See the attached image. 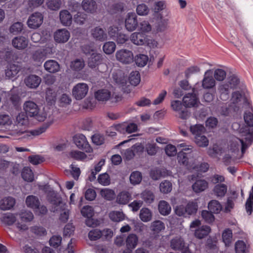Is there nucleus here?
<instances>
[{
  "label": "nucleus",
  "mask_w": 253,
  "mask_h": 253,
  "mask_svg": "<svg viewBox=\"0 0 253 253\" xmlns=\"http://www.w3.org/2000/svg\"><path fill=\"white\" fill-rule=\"evenodd\" d=\"M137 16L134 13H128L125 21V26L128 31L135 30L138 26Z\"/></svg>",
  "instance_id": "2eb2a0df"
},
{
  "label": "nucleus",
  "mask_w": 253,
  "mask_h": 253,
  "mask_svg": "<svg viewBox=\"0 0 253 253\" xmlns=\"http://www.w3.org/2000/svg\"><path fill=\"white\" fill-rule=\"evenodd\" d=\"M198 156L193 152L185 153L180 151L178 153L177 160L180 165L185 166L188 169H191V166L194 160H197Z\"/></svg>",
  "instance_id": "0eeeda50"
},
{
  "label": "nucleus",
  "mask_w": 253,
  "mask_h": 253,
  "mask_svg": "<svg viewBox=\"0 0 253 253\" xmlns=\"http://www.w3.org/2000/svg\"><path fill=\"white\" fill-rule=\"evenodd\" d=\"M138 30L140 33H148L151 31L152 27L150 23L146 21H143L138 24Z\"/></svg>",
  "instance_id": "680f3d73"
},
{
  "label": "nucleus",
  "mask_w": 253,
  "mask_h": 253,
  "mask_svg": "<svg viewBox=\"0 0 253 253\" xmlns=\"http://www.w3.org/2000/svg\"><path fill=\"white\" fill-rule=\"evenodd\" d=\"M73 140L76 145L79 149L84 150L88 152H90L91 150L85 136L83 134H76L73 137Z\"/></svg>",
  "instance_id": "ddd939ff"
},
{
  "label": "nucleus",
  "mask_w": 253,
  "mask_h": 253,
  "mask_svg": "<svg viewBox=\"0 0 253 253\" xmlns=\"http://www.w3.org/2000/svg\"><path fill=\"white\" fill-rule=\"evenodd\" d=\"M178 84L180 86V87L183 90H190L192 89V92L189 93L186 95H196V93H198L197 87L198 85H199V84L198 83H197L194 85V86L193 88H192L191 86L190 85L187 80H183L179 82Z\"/></svg>",
  "instance_id": "7c9ffc66"
},
{
  "label": "nucleus",
  "mask_w": 253,
  "mask_h": 253,
  "mask_svg": "<svg viewBox=\"0 0 253 253\" xmlns=\"http://www.w3.org/2000/svg\"><path fill=\"white\" fill-rule=\"evenodd\" d=\"M23 108L27 116L33 117L39 122L44 121L47 117V114L44 110L40 111L38 106L33 101H26Z\"/></svg>",
  "instance_id": "20e7f679"
},
{
  "label": "nucleus",
  "mask_w": 253,
  "mask_h": 253,
  "mask_svg": "<svg viewBox=\"0 0 253 253\" xmlns=\"http://www.w3.org/2000/svg\"><path fill=\"white\" fill-rule=\"evenodd\" d=\"M213 191L217 197H224L227 191V186L224 183H219L215 185Z\"/></svg>",
  "instance_id": "f704fd0d"
},
{
  "label": "nucleus",
  "mask_w": 253,
  "mask_h": 253,
  "mask_svg": "<svg viewBox=\"0 0 253 253\" xmlns=\"http://www.w3.org/2000/svg\"><path fill=\"white\" fill-rule=\"evenodd\" d=\"M242 138L234 137L232 143L230 144L231 149L233 151L239 150L241 147V151L244 154L246 150L252 144L253 141V134L248 132L242 135Z\"/></svg>",
  "instance_id": "39448f33"
},
{
  "label": "nucleus",
  "mask_w": 253,
  "mask_h": 253,
  "mask_svg": "<svg viewBox=\"0 0 253 253\" xmlns=\"http://www.w3.org/2000/svg\"><path fill=\"white\" fill-rule=\"evenodd\" d=\"M100 193L102 197L108 201L112 200L115 196L114 191L107 188L101 189Z\"/></svg>",
  "instance_id": "a18cd8bd"
},
{
  "label": "nucleus",
  "mask_w": 253,
  "mask_h": 253,
  "mask_svg": "<svg viewBox=\"0 0 253 253\" xmlns=\"http://www.w3.org/2000/svg\"><path fill=\"white\" fill-rule=\"evenodd\" d=\"M131 198V194L126 191L119 193L116 198V202L120 205H126L128 203Z\"/></svg>",
  "instance_id": "c756f323"
},
{
  "label": "nucleus",
  "mask_w": 253,
  "mask_h": 253,
  "mask_svg": "<svg viewBox=\"0 0 253 253\" xmlns=\"http://www.w3.org/2000/svg\"><path fill=\"white\" fill-rule=\"evenodd\" d=\"M253 207V186L252 191L250 192V196L246 203V209L247 213L250 215L252 213Z\"/></svg>",
  "instance_id": "bf43d9fd"
},
{
  "label": "nucleus",
  "mask_w": 253,
  "mask_h": 253,
  "mask_svg": "<svg viewBox=\"0 0 253 253\" xmlns=\"http://www.w3.org/2000/svg\"><path fill=\"white\" fill-rule=\"evenodd\" d=\"M151 230L156 233H159L165 229V224L160 220H155L151 225Z\"/></svg>",
  "instance_id": "603ef678"
},
{
  "label": "nucleus",
  "mask_w": 253,
  "mask_h": 253,
  "mask_svg": "<svg viewBox=\"0 0 253 253\" xmlns=\"http://www.w3.org/2000/svg\"><path fill=\"white\" fill-rule=\"evenodd\" d=\"M15 204L14 198L8 197L3 198L0 202V209L2 210H8L12 208Z\"/></svg>",
  "instance_id": "2f4dec72"
},
{
  "label": "nucleus",
  "mask_w": 253,
  "mask_h": 253,
  "mask_svg": "<svg viewBox=\"0 0 253 253\" xmlns=\"http://www.w3.org/2000/svg\"><path fill=\"white\" fill-rule=\"evenodd\" d=\"M70 37V32L65 29H59L54 34V40L58 43L66 42Z\"/></svg>",
  "instance_id": "dca6fc26"
},
{
  "label": "nucleus",
  "mask_w": 253,
  "mask_h": 253,
  "mask_svg": "<svg viewBox=\"0 0 253 253\" xmlns=\"http://www.w3.org/2000/svg\"><path fill=\"white\" fill-rule=\"evenodd\" d=\"M158 209L160 213L163 215H168L171 211L170 205L168 202L163 200L159 202Z\"/></svg>",
  "instance_id": "58836bf2"
},
{
  "label": "nucleus",
  "mask_w": 253,
  "mask_h": 253,
  "mask_svg": "<svg viewBox=\"0 0 253 253\" xmlns=\"http://www.w3.org/2000/svg\"><path fill=\"white\" fill-rule=\"evenodd\" d=\"M232 239V232L229 229H226L222 233V240L226 246H228L231 242Z\"/></svg>",
  "instance_id": "13d9d810"
},
{
  "label": "nucleus",
  "mask_w": 253,
  "mask_h": 253,
  "mask_svg": "<svg viewBox=\"0 0 253 253\" xmlns=\"http://www.w3.org/2000/svg\"><path fill=\"white\" fill-rule=\"evenodd\" d=\"M148 59V56L143 54H138L134 58V61L136 65L140 67H143L146 65Z\"/></svg>",
  "instance_id": "c03bdc74"
},
{
  "label": "nucleus",
  "mask_w": 253,
  "mask_h": 253,
  "mask_svg": "<svg viewBox=\"0 0 253 253\" xmlns=\"http://www.w3.org/2000/svg\"><path fill=\"white\" fill-rule=\"evenodd\" d=\"M212 72L211 70H207L202 80V87L206 89L213 88L215 85V80L212 77Z\"/></svg>",
  "instance_id": "4468645a"
},
{
  "label": "nucleus",
  "mask_w": 253,
  "mask_h": 253,
  "mask_svg": "<svg viewBox=\"0 0 253 253\" xmlns=\"http://www.w3.org/2000/svg\"><path fill=\"white\" fill-rule=\"evenodd\" d=\"M222 206L217 200L211 201L208 204V209L211 212L214 213H219L222 210Z\"/></svg>",
  "instance_id": "ea45409f"
},
{
  "label": "nucleus",
  "mask_w": 253,
  "mask_h": 253,
  "mask_svg": "<svg viewBox=\"0 0 253 253\" xmlns=\"http://www.w3.org/2000/svg\"><path fill=\"white\" fill-rule=\"evenodd\" d=\"M82 6L84 11L90 13L94 12L97 8L96 2L93 0H83Z\"/></svg>",
  "instance_id": "c9c22d12"
},
{
  "label": "nucleus",
  "mask_w": 253,
  "mask_h": 253,
  "mask_svg": "<svg viewBox=\"0 0 253 253\" xmlns=\"http://www.w3.org/2000/svg\"><path fill=\"white\" fill-rule=\"evenodd\" d=\"M169 174V171L165 169H155L150 173L151 176L154 180H158L161 177H165Z\"/></svg>",
  "instance_id": "e433bc0d"
},
{
  "label": "nucleus",
  "mask_w": 253,
  "mask_h": 253,
  "mask_svg": "<svg viewBox=\"0 0 253 253\" xmlns=\"http://www.w3.org/2000/svg\"><path fill=\"white\" fill-rule=\"evenodd\" d=\"M170 105L172 109L177 113L178 117L180 119L186 120L189 117L190 113L183 107L180 101L172 100Z\"/></svg>",
  "instance_id": "9d476101"
},
{
  "label": "nucleus",
  "mask_w": 253,
  "mask_h": 253,
  "mask_svg": "<svg viewBox=\"0 0 253 253\" xmlns=\"http://www.w3.org/2000/svg\"><path fill=\"white\" fill-rule=\"evenodd\" d=\"M235 251L236 253H247L246 245L242 241H238L235 244Z\"/></svg>",
  "instance_id": "774afa93"
},
{
  "label": "nucleus",
  "mask_w": 253,
  "mask_h": 253,
  "mask_svg": "<svg viewBox=\"0 0 253 253\" xmlns=\"http://www.w3.org/2000/svg\"><path fill=\"white\" fill-rule=\"evenodd\" d=\"M200 159V157L198 156L197 160H194L191 166V169L190 170L201 172H205L208 171L209 168V164L207 163L200 164L199 162V159Z\"/></svg>",
  "instance_id": "4be33fe9"
},
{
  "label": "nucleus",
  "mask_w": 253,
  "mask_h": 253,
  "mask_svg": "<svg viewBox=\"0 0 253 253\" xmlns=\"http://www.w3.org/2000/svg\"><path fill=\"white\" fill-rule=\"evenodd\" d=\"M45 69L49 73H56L59 70L60 66L58 63L54 60L46 61L44 64Z\"/></svg>",
  "instance_id": "473e14b6"
},
{
  "label": "nucleus",
  "mask_w": 253,
  "mask_h": 253,
  "mask_svg": "<svg viewBox=\"0 0 253 253\" xmlns=\"http://www.w3.org/2000/svg\"><path fill=\"white\" fill-rule=\"evenodd\" d=\"M23 179L27 182H32L34 179V175L32 169L29 167H24L22 171Z\"/></svg>",
  "instance_id": "37998d69"
},
{
  "label": "nucleus",
  "mask_w": 253,
  "mask_h": 253,
  "mask_svg": "<svg viewBox=\"0 0 253 253\" xmlns=\"http://www.w3.org/2000/svg\"><path fill=\"white\" fill-rule=\"evenodd\" d=\"M232 102L235 107L242 106L246 109L244 119L246 124L249 126H253V110L250 101L246 96H232Z\"/></svg>",
  "instance_id": "f03ea898"
},
{
  "label": "nucleus",
  "mask_w": 253,
  "mask_h": 253,
  "mask_svg": "<svg viewBox=\"0 0 253 253\" xmlns=\"http://www.w3.org/2000/svg\"><path fill=\"white\" fill-rule=\"evenodd\" d=\"M103 57L100 53L92 52L88 59V65L90 68H94L101 63Z\"/></svg>",
  "instance_id": "412c9836"
},
{
  "label": "nucleus",
  "mask_w": 253,
  "mask_h": 253,
  "mask_svg": "<svg viewBox=\"0 0 253 253\" xmlns=\"http://www.w3.org/2000/svg\"><path fill=\"white\" fill-rule=\"evenodd\" d=\"M168 24L169 19L168 18H163L161 16L160 20L157 23V30L159 32L164 31L167 28Z\"/></svg>",
  "instance_id": "864d4df0"
},
{
  "label": "nucleus",
  "mask_w": 253,
  "mask_h": 253,
  "mask_svg": "<svg viewBox=\"0 0 253 253\" xmlns=\"http://www.w3.org/2000/svg\"><path fill=\"white\" fill-rule=\"evenodd\" d=\"M170 248L174 251H180L181 253H192L188 245L185 243L183 238L176 236L173 238L170 242Z\"/></svg>",
  "instance_id": "1a4fd4ad"
},
{
  "label": "nucleus",
  "mask_w": 253,
  "mask_h": 253,
  "mask_svg": "<svg viewBox=\"0 0 253 253\" xmlns=\"http://www.w3.org/2000/svg\"><path fill=\"white\" fill-rule=\"evenodd\" d=\"M53 122V118L52 117L48 116V120L46 123H44L40 127L37 128L35 129L31 130L29 132H28V134L30 133L31 135L34 136H38L44 132L51 125Z\"/></svg>",
  "instance_id": "6ab92c4d"
},
{
  "label": "nucleus",
  "mask_w": 253,
  "mask_h": 253,
  "mask_svg": "<svg viewBox=\"0 0 253 253\" xmlns=\"http://www.w3.org/2000/svg\"><path fill=\"white\" fill-rule=\"evenodd\" d=\"M160 190L161 192L167 194L169 193L172 190V184L168 180H164L160 184Z\"/></svg>",
  "instance_id": "6e6d98bb"
},
{
  "label": "nucleus",
  "mask_w": 253,
  "mask_h": 253,
  "mask_svg": "<svg viewBox=\"0 0 253 253\" xmlns=\"http://www.w3.org/2000/svg\"><path fill=\"white\" fill-rule=\"evenodd\" d=\"M26 204L30 208L35 210L40 204L38 197L34 195H29L26 199Z\"/></svg>",
  "instance_id": "4c0bfd02"
},
{
  "label": "nucleus",
  "mask_w": 253,
  "mask_h": 253,
  "mask_svg": "<svg viewBox=\"0 0 253 253\" xmlns=\"http://www.w3.org/2000/svg\"><path fill=\"white\" fill-rule=\"evenodd\" d=\"M197 96H184L182 101L185 108H196L201 105Z\"/></svg>",
  "instance_id": "a211bd4d"
},
{
  "label": "nucleus",
  "mask_w": 253,
  "mask_h": 253,
  "mask_svg": "<svg viewBox=\"0 0 253 253\" xmlns=\"http://www.w3.org/2000/svg\"><path fill=\"white\" fill-rule=\"evenodd\" d=\"M40 190L42 191L47 194V200L54 207L52 208L53 211H59V208L63 205L60 198L57 196L55 192L48 184H43L38 182L37 184Z\"/></svg>",
  "instance_id": "7ed1b4c3"
},
{
  "label": "nucleus",
  "mask_w": 253,
  "mask_h": 253,
  "mask_svg": "<svg viewBox=\"0 0 253 253\" xmlns=\"http://www.w3.org/2000/svg\"><path fill=\"white\" fill-rule=\"evenodd\" d=\"M21 220L25 222H30L34 218L33 213L28 210L22 211L19 214Z\"/></svg>",
  "instance_id": "3c124183"
},
{
  "label": "nucleus",
  "mask_w": 253,
  "mask_h": 253,
  "mask_svg": "<svg viewBox=\"0 0 253 253\" xmlns=\"http://www.w3.org/2000/svg\"><path fill=\"white\" fill-rule=\"evenodd\" d=\"M150 9L148 6L144 4L141 3L138 4L136 7V12L138 15L140 16H145L148 14Z\"/></svg>",
  "instance_id": "052dcab7"
},
{
  "label": "nucleus",
  "mask_w": 253,
  "mask_h": 253,
  "mask_svg": "<svg viewBox=\"0 0 253 253\" xmlns=\"http://www.w3.org/2000/svg\"><path fill=\"white\" fill-rule=\"evenodd\" d=\"M141 198L147 204L152 203L155 199L153 193L150 190H145L141 194Z\"/></svg>",
  "instance_id": "8fccbe9b"
},
{
  "label": "nucleus",
  "mask_w": 253,
  "mask_h": 253,
  "mask_svg": "<svg viewBox=\"0 0 253 253\" xmlns=\"http://www.w3.org/2000/svg\"><path fill=\"white\" fill-rule=\"evenodd\" d=\"M60 20L62 24L65 26H70L72 22V16L67 10H62L59 13Z\"/></svg>",
  "instance_id": "cd10ccee"
},
{
  "label": "nucleus",
  "mask_w": 253,
  "mask_h": 253,
  "mask_svg": "<svg viewBox=\"0 0 253 253\" xmlns=\"http://www.w3.org/2000/svg\"><path fill=\"white\" fill-rule=\"evenodd\" d=\"M116 44L113 42H108L104 43L103 46V51L107 54H111L116 49Z\"/></svg>",
  "instance_id": "4d7b16f0"
},
{
  "label": "nucleus",
  "mask_w": 253,
  "mask_h": 253,
  "mask_svg": "<svg viewBox=\"0 0 253 253\" xmlns=\"http://www.w3.org/2000/svg\"><path fill=\"white\" fill-rule=\"evenodd\" d=\"M130 40L133 44L142 45L146 42V36L142 33L134 32L130 35Z\"/></svg>",
  "instance_id": "aec40b11"
},
{
  "label": "nucleus",
  "mask_w": 253,
  "mask_h": 253,
  "mask_svg": "<svg viewBox=\"0 0 253 253\" xmlns=\"http://www.w3.org/2000/svg\"><path fill=\"white\" fill-rule=\"evenodd\" d=\"M61 0H47L46 5L47 7L52 10H57L61 6Z\"/></svg>",
  "instance_id": "e2e57ef3"
},
{
  "label": "nucleus",
  "mask_w": 253,
  "mask_h": 253,
  "mask_svg": "<svg viewBox=\"0 0 253 253\" xmlns=\"http://www.w3.org/2000/svg\"><path fill=\"white\" fill-rule=\"evenodd\" d=\"M113 81L118 85H122L126 83V79L124 75L121 71L114 72L112 74Z\"/></svg>",
  "instance_id": "de8ad7c7"
},
{
  "label": "nucleus",
  "mask_w": 253,
  "mask_h": 253,
  "mask_svg": "<svg viewBox=\"0 0 253 253\" xmlns=\"http://www.w3.org/2000/svg\"><path fill=\"white\" fill-rule=\"evenodd\" d=\"M117 60L124 64H129L133 62V54L131 51L122 49L117 51L116 53Z\"/></svg>",
  "instance_id": "9b49d317"
},
{
  "label": "nucleus",
  "mask_w": 253,
  "mask_h": 253,
  "mask_svg": "<svg viewBox=\"0 0 253 253\" xmlns=\"http://www.w3.org/2000/svg\"><path fill=\"white\" fill-rule=\"evenodd\" d=\"M12 43L15 48L23 49L28 46V40L23 36L17 37L13 39Z\"/></svg>",
  "instance_id": "393cba45"
},
{
  "label": "nucleus",
  "mask_w": 253,
  "mask_h": 253,
  "mask_svg": "<svg viewBox=\"0 0 253 253\" xmlns=\"http://www.w3.org/2000/svg\"><path fill=\"white\" fill-rule=\"evenodd\" d=\"M190 129L195 138L196 136L202 135L206 130L204 126L200 124L191 126Z\"/></svg>",
  "instance_id": "a19ab883"
},
{
  "label": "nucleus",
  "mask_w": 253,
  "mask_h": 253,
  "mask_svg": "<svg viewBox=\"0 0 253 253\" xmlns=\"http://www.w3.org/2000/svg\"><path fill=\"white\" fill-rule=\"evenodd\" d=\"M78 101L77 103L81 105L83 108L92 110L96 105L98 102V97L92 96H75Z\"/></svg>",
  "instance_id": "6e6552de"
},
{
  "label": "nucleus",
  "mask_w": 253,
  "mask_h": 253,
  "mask_svg": "<svg viewBox=\"0 0 253 253\" xmlns=\"http://www.w3.org/2000/svg\"><path fill=\"white\" fill-rule=\"evenodd\" d=\"M43 20V15L38 12H34L31 14L28 20V26L31 29H37L42 24Z\"/></svg>",
  "instance_id": "f8f14e48"
},
{
  "label": "nucleus",
  "mask_w": 253,
  "mask_h": 253,
  "mask_svg": "<svg viewBox=\"0 0 253 253\" xmlns=\"http://www.w3.org/2000/svg\"><path fill=\"white\" fill-rule=\"evenodd\" d=\"M19 71L20 68L18 65L14 64H9L5 70V74L7 78L14 79L16 78Z\"/></svg>",
  "instance_id": "5701e85b"
},
{
  "label": "nucleus",
  "mask_w": 253,
  "mask_h": 253,
  "mask_svg": "<svg viewBox=\"0 0 253 253\" xmlns=\"http://www.w3.org/2000/svg\"><path fill=\"white\" fill-rule=\"evenodd\" d=\"M195 142L200 147H206L209 145V140L204 135L196 136L195 138Z\"/></svg>",
  "instance_id": "0e129e2a"
},
{
  "label": "nucleus",
  "mask_w": 253,
  "mask_h": 253,
  "mask_svg": "<svg viewBox=\"0 0 253 253\" xmlns=\"http://www.w3.org/2000/svg\"><path fill=\"white\" fill-rule=\"evenodd\" d=\"M201 224L200 220L196 219L193 221L190 225V229L194 232L195 237L199 239L205 238L211 231L210 226L208 225L200 226Z\"/></svg>",
  "instance_id": "423d86ee"
},
{
  "label": "nucleus",
  "mask_w": 253,
  "mask_h": 253,
  "mask_svg": "<svg viewBox=\"0 0 253 253\" xmlns=\"http://www.w3.org/2000/svg\"><path fill=\"white\" fill-rule=\"evenodd\" d=\"M128 80L131 85L136 86L140 82V75L139 72L137 71L131 72L129 76Z\"/></svg>",
  "instance_id": "09e8293b"
},
{
  "label": "nucleus",
  "mask_w": 253,
  "mask_h": 253,
  "mask_svg": "<svg viewBox=\"0 0 253 253\" xmlns=\"http://www.w3.org/2000/svg\"><path fill=\"white\" fill-rule=\"evenodd\" d=\"M84 66V63L83 60L76 59L71 64V68L72 70L78 71L81 70Z\"/></svg>",
  "instance_id": "338daca9"
},
{
  "label": "nucleus",
  "mask_w": 253,
  "mask_h": 253,
  "mask_svg": "<svg viewBox=\"0 0 253 253\" xmlns=\"http://www.w3.org/2000/svg\"><path fill=\"white\" fill-rule=\"evenodd\" d=\"M91 35L96 40L101 42L104 41L107 39V35L101 28L95 27L91 31Z\"/></svg>",
  "instance_id": "c85d7f7f"
},
{
  "label": "nucleus",
  "mask_w": 253,
  "mask_h": 253,
  "mask_svg": "<svg viewBox=\"0 0 253 253\" xmlns=\"http://www.w3.org/2000/svg\"><path fill=\"white\" fill-rule=\"evenodd\" d=\"M109 216L112 221L117 222L123 221L125 218V214L120 211H112L109 213Z\"/></svg>",
  "instance_id": "49530a36"
},
{
  "label": "nucleus",
  "mask_w": 253,
  "mask_h": 253,
  "mask_svg": "<svg viewBox=\"0 0 253 253\" xmlns=\"http://www.w3.org/2000/svg\"><path fill=\"white\" fill-rule=\"evenodd\" d=\"M219 93L228 95H246L249 93L245 84L240 81L238 76L232 75L228 77L225 82L219 84L217 88Z\"/></svg>",
  "instance_id": "f257e3e1"
},
{
  "label": "nucleus",
  "mask_w": 253,
  "mask_h": 253,
  "mask_svg": "<svg viewBox=\"0 0 253 253\" xmlns=\"http://www.w3.org/2000/svg\"><path fill=\"white\" fill-rule=\"evenodd\" d=\"M208 182L204 179L197 180L192 185L193 190L197 193L202 192L208 188Z\"/></svg>",
  "instance_id": "bb28decb"
},
{
  "label": "nucleus",
  "mask_w": 253,
  "mask_h": 253,
  "mask_svg": "<svg viewBox=\"0 0 253 253\" xmlns=\"http://www.w3.org/2000/svg\"><path fill=\"white\" fill-rule=\"evenodd\" d=\"M88 91V86L85 83L77 84L72 89V95H86Z\"/></svg>",
  "instance_id": "a878e982"
},
{
  "label": "nucleus",
  "mask_w": 253,
  "mask_h": 253,
  "mask_svg": "<svg viewBox=\"0 0 253 253\" xmlns=\"http://www.w3.org/2000/svg\"><path fill=\"white\" fill-rule=\"evenodd\" d=\"M152 217V212L148 208H142L139 213V217L143 222H148L151 220Z\"/></svg>",
  "instance_id": "79ce46f5"
},
{
  "label": "nucleus",
  "mask_w": 253,
  "mask_h": 253,
  "mask_svg": "<svg viewBox=\"0 0 253 253\" xmlns=\"http://www.w3.org/2000/svg\"><path fill=\"white\" fill-rule=\"evenodd\" d=\"M138 242V238L135 234H130L126 238V248L128 249H134Z\"/></svg>",
  "instance_id": "72a5a7b5"
},
{
  "label": "nucleus",
  "mask_w": 253,
  "mask_h": 253,
  "mask_svg": "<svg viewBox=\"0 0 253 253\" xmlns=\"http://www.w3.org/2000/svg\"><path fill=\"white\" fill-rule=\"evenodd\" d=\"M98 98V102L113 106L123 100V96H96Z\"/></svg>",
  "instance_id": "f3484780"
},
{
  "label": "nucleus",
  "mask_w": 253,
  "mask_h": 253,
  "mask_svg": "<svg viewBox=\"0 0 253 253\" xmlns=\"http://www.w3.org/2000/svg\"><path fill=\"white\" fill-rule=\"evenodd\" d=\"M187 215H191L195 213L198 210V205L196 203L189 202L185 207Z\"/></svg>",
  "instance_id": "69168bd1"
},
{
  "label": "nucleus",
  "mask_w": 253,
  "mask_h": 253,
  "mask_svg": "<svg viewBox=\"0 0 253 253\" xmlns=\"http://www.w3.org/2000/svg\"><path fill=\"white\" fill-rule=\"evenodd\" d=\"M41 82V79L37 75H31L25 80L26 85L30 88L37 87Z\"/></svg>",
  "instance_id": "b1692460"
},
{
  "label": "nucleus",
  "mask_w": 253,
  "mask_h": 253,
  "mask_svg": "<svg viewBox=\"0 0 253 253\" xmlns=\"http://www.w3.org/2000/svg\"><path fill=\"white\" fill-rule=\"evenodd\" d=\"M130 183L133 185L139 184L142 180L141 173L137 171L132 172L129 177Z\"/></svg>",
  "instance_id": "5fc2aeb1"
}]
</instances>
